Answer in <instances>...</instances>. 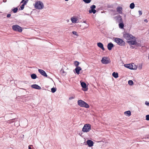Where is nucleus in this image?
Returning a JSON list of instances; mask_svg holds the SVG:
<instances>
[{"instance_id":"18","label":"nucleus","mask_w":149,"mask_h":149,"mask_svg":"<svg viewBox=\"0 0 149 149\" xmlns=\"http://www.w3.org/2000/svg\"><path fill=\"white\" fill-rule=\"evenodd\" d=\"M112 76L115 78H117L118 77V74L117 72H114L112 73Z\"/></svg>"},{"instance_id":"22","label":"nucleus","mask_w":149,"mask_h":149,"mask_svg":"<svg viewBox=\"0 0 149 149\" xmlns=\"http://www.w3.org/2000/svg\"><path fill=\"white\" fill-rule=\"evenodd\" d=\"M135 7V5L133 3H131L130 6V8L132 9H133Z\"/></svg>"},{"instance_id":"17","label":"nucleus","mask_w":149,"mask_h":149,"mask_svg":"<svg viewBox=\"0 0 149 149\" xmlns=\"http://www.w3.org/2000/svg\"><path fill=\"white\" fill-rule=\"evenodd\" d=\"M116 10L119 13L121 14L122 13V8L120 7H118L117 8Z\"/></svg>"},{"instance_id":"43","label":"nucleus","mask_w":149,"mask_h":149,"mask_svg":"<svg viewBox=\"0 0 149 149\" xmlns=\"http://www.w3.org/2000/svg\"><path fill=\"white\" fill-rule=\"evenodd\" d=\"M131 47L132 48H133V47L132 46H131Z\"/></svg>"},{"instance_id":"3","label":"nucleus","mask_w":149,"mask_h":149,"mask_svg":"<svg viewBox=\"0 0 149 149\" xmlns=\"http://www.w3.org/2000/svg\"><path fill=\"white\" fill-rule=\"evenodd\" d=\"M78 104L81 107H84L86 108H89V105L84 101L81 100H79L77 101Z\"/></svg>"},{"instance_id":"25","label":"nucleus","mask_w":149,"mask_h":149,"mask_svg":"<svg viewBox=\"0 0 149 149\" xmlns=\"http://www.w3.org/2000/svg\"><path fill=\"white\" fill-rule=\"evenodd\" d=\"M74 64L76 67H78L79 64V63L77 61H75L74 62Z\"/></svg>"},{"instance_id":"6","label":"nucleus","mask_w":149,"mask_h":149,"mask_svg":"<svg viewBox=\"0 0 149 149\" xmlns=\"http://www.w3.org/2000/svg\"><path fill=\"white\" fill-rule=\"evenodd\" d=\"M114 41L119 45L123 46L125 44V42L120 38H116L114 39Z\"/></svg>"},{"instance_id":"2","label":"nucleus","mask_w":149,"mask_h":149,"mask_svg":"<svg viewBox=\"0 0 149 149\" xmlns=\"http://www.w3.org/2000/svg\"><path fill=\"white\" fill-rule=\"evenodd\" d=\"M35 8L38 9H41L44 8V4L41 1H37L34 4Z\"/></svg>"},{"instance_id":"45","label":"nucleus","mask_w":149,"mask_h":149,"mask_svg":"<svg viewBox=\"0 0 149 149\" xmlns=\"http://www.w3.org/2000/svg\"><path fill=\"white\" fill-rule=\"evenodd\" d=\"M62 72L64 73V71H63Z\"/></svg>"},{"instance_id":"35","label":"nucleus","mask_w":149,"mask_h":149,"mask_svg":"<svg viewBox=\"0 0 149 149\" xmlns=\"http://www.w3.org/2000/svg\"><path fill=\"white\" fill-rule=\"evenodd\" d=\"M28 0H26L24 1V3L23 4L24 5H25L26 3H27Z\"/></svg>"},{"instance_id":"19","label":"nucleus","mask_w":149,"mask_h":149,"mask_svg":"<svg viewBox=\"0 0 149 149\" xmlns=\"http://www.w3.org/2000/svg\"><path fill=\"white\" fill-rule=\"evenodd\" d=\"M81 87L84 88H85L86 87V84L84 82H81Z\"/></svg>"},{"instance_id":"39","label":"nucleus","mask_w":149,"mask_h":149,"mask_svg":"<svg viewBox=\"0 0 149 149\" xmlns=\"http://www.w3.org/2000/svg\"><path fill=\"white\" fill-rule=\"evenodd\" d=\"M144 21L145 22H148V20H147L146 19H145L144 20Z\"/></svg>"},{"instance_id":"36","label":"nucleus","mask_w":149,"mask_h":149,"mask_svg":"<svg viewBox=\"0 0 149 149\" xmlns=\"http://www.w3.org/2000/svg\"><path fill=\"white\" fill-rule=\"evenodd\" d=\"M139 15H141L142 14V12L141 10L139 11Z\"/></svg>"},{"instance_id":"33","label":"nucleus","mask_w":149,"mask_h":149,"mask_svg":"<svg viewBox=\"0 0 149 149\" xmlns=\"http://www.w3.org/2000/svg\"><path fill=\"white\" fill-rule=\"evenodd\" d=\"M75 98V97L71 96L69 98V100H71L72 99H74Z\"/></svg>"},{"instance_id":"11","label":"nucleus","mask_w":149,"mask_h":149,"mask_svg":"<svg viewBox=\"0 0 149 149\" xmlns=\"http://www.w3.org/2000/svg\"><path fill=\"white\" fill-rule=\"evenodd\" d=\"M89 147H91L93 145V142L90 140H88L86 141Z\"/></svg>"},{"instance_id":"13","label":"nucleus","mask_w":149,"mask_h":149,"mask_svg":"<svg viewBox=\"0 0 149 149\" xmlns=\"http://www.w3.org/2000/svg\"><path fill=\"white\" fill-rule=\"evenodd\" d=\"M71 20L72 23H76L77 22V18L75 17H73L71 18Z\"/></svg>"},{"instance_id":"30","label":"nucleus","mask_w":149,"mask_h":149,"mask_svg":"<svg viewBox=\"0 0 149 149\" xmlns=\"http://www.w3.org/2000/svg\"><path fill=\"white\" fill-rule=\"evenodd\" d=\"M146 120H149V115H147L146 116Z\"/></svg>"},{"instance_id":"12","label":"nucleus","mask_w":149,"mask_h":149,"mask_svg":"<svg viewBox=\"0 0 149 149\" xmlns=\"http://www.w3.org/2000/svg\"><path fill=\"white\" fill-rule=\"evenodd\" d=\"M31 87L36 89L40 90L41 89V87L37 84H34L31 86Z\"/></svg>"},{"instance_id":"7","label":"nucleus","mask_w":149,"mask_h":149,"mask_svg":"<svg viewBox=\"0 0 149 149\" xmlns=\"http://www.w3.org/2000/svg\"><path fill=\"white\" fill-rule=\"evenodd\" d=\"M13 29L15 31L21 32L22 31V28L17 25H13L12 27Z\"/></svg>"},{"instance_id":"24","label":"nucleus","mask_w":149,"mask_h":149,"mask_svg":"<svg viewBox=\"0 0 149 149\" xmlns=\"http://www.w3.org/2000/svg\"><path fill=\"white\" fill-rule=\"evenodd\" d=\"M51 91L52 93H55L56 90V88L53 87L51 89Z\"/></svg>"},{"instance_id":"23","label":"nucleus","mask_w":149,"mask_h":149,"mask_svg":"<svg viewBox=\"0 0 149 149\" xmlns=\"http://www.w3.org/2000/svg\"><path fill=\"white\" fill-rule=\"evenodd\" d=\"M119 27L121 29H123L124 26V25L122 23H119Z\"/></svg>"},{"instance_id":"44","label":"nucleus","mask_w":149,"mask_h":149,"mask_svg":"<svg viewBox=\"0 0 149 149\" xmlns=\"http://www.w3.org/2000/svg\"><path fill=\"white\" fill-rule=\"evenodd\" d=\"M65 0V1H68L69 0Z\"/></svg>"},{"instance_id":"38","label":"nucleus","mask_w":149,"mask_h":149,"mask_svg":"<svg viewBox=\"0 0 149 149\" xmlns=\"http://www.w3.org/2000/svg\"><path fill=\"white\" fill-rule=\"evenodd\" d=\"M139 69H141L142 68V65H140L139 66Z\"/></svg>"},{"instance_id":"8","label":"nucleus","mask_w":149,"mask_h":149,"mask_svg":"<svg viewBox=\"0 0 149 149\" xmlns=\"http://www.w3.org/2000/svg\"><path fill=\"white\" fill-rule=\"evenodd\" d=\"M96 8V6L94 5H93L91 6L90 8L91 9H90L89 10V13H93V14H95L96 12V10H95V9Z\"/></svg>"},{"instance_id":"42","label":"nucleus","mask_w":149,"mask_h":149,"mask_svg":"<svg viewBox=\"0 0 149 149\" xmlns=\"http://www.w3.org/2000/svg\"><path fill=\"white\" fill-rule=\"evenodd\" d=\"M83 22L84 23H85L86 24V22L85 21H84Z\"/></svg>"},{"instance_id":"21","label":"nucleus","mask_w":149,"mask_h":149,"mask_svg":"<svg viewBox=\"0 0 149 149\" xmlns=\"http://www.w3.org/2000/svg\"><path fill=\"white\" fill-rule=\"evenodd\" d=\"M125 114H127L128 116H130L131 115V112L130 111H126L124 113Z\"/></svg>"},{"instance_id":"32","label":"nucleus","mask_w":149,"mask_h":149,"mask_svg":"<svg viewBox=\"0 0 149 149\" xmlns=\"http://www.w3.org/2000/svg\"><path fill=\"white\" fill-rule=\"evenodd\" d=\"M72 33L73 34L77 36H78V35L77 34V32L76 31H73L72 32Z\"/></svg>"},{"instance_id":"31","label":"nucleus","mask_w":149,"mask_h":149,"mask_svg":"<svg viewBox=\"0 0 149 149\" xmlns=\"http://www.w3.org/2000/svg\"><path fill=\"white\" fill-rule=\"evenodd\" d=\"M24 6H25L23 4L21 6L20 8H21V10H22L24 9Z\"/></svg>"},{"instance_id":"15","label":"nucleus","mask_w":149,"mask_h":149,"mask_svg":"<svg viewBox=\"0 0 149 149\" xmlns=\"http://www.w3.org/2000/svg\"><path fill=\"white\" fill-rule=\"evenodd\" d=\"M113 47V45L111 43H109L107 45V48L109 50H111Z\"/></svg>"},{"instance_id":"20","label":"nucleus","mask_w":149,"mask_h":149,"mask_svg":"<svg viewBox=\"0 0 149 149\" xmlns=\"http://www.w3.org/2000/svg\"><path fill=\"white\" fill-rule=\"evenodd\" d=\"M31 77L33 79H35L37 78V75L35 74H31Z\"/></svg>"},{"instance_id":"16","label":"nucleus","mask_w":149,"mask_h":149,"mask_svg":"<svg viewBox=\"0 0 149 149\" xmlns=\"http://www.w3.org/2000/svg\"><path fill=\"white\" fill-rule=\"evenodd\" d=\"M97 46L100 48H101L102 50H104V48L103 47V44L101 42H98L97 43Z\"/></svg>"},{"instance_id":"14","label":"nucleus","mask_w":149,"mask_h":149,"mask_svg":"<svg viewBox=\"0 0 149 149\" xmlns=\"http://www.w3.org/2000/svg\"><path fill=\"white\" fill-rule=\"evenodd\" d=\"M75 70L77 74H78L79 73L80 71L81 70V68L80 67H78L75 68Z\"/></svg>"},{"instance_id":"9","label":"nucleus","mask_w":149,"mask_h":149,"mask_svg":"<svg viewBox=\"0 0 149 149\" xmlns=\"http://www.w3.org/2000/svg\"><path fill=\"white\" fill-rule=\"evenodd\" d=\"M38 71L39 72L41 75H42L43 76L45 77H47V74L43 70H41V69H39L38 70Z\"/></svg>"},{"instance_id":"10","label":"nucleus","mask_w":149,"mask_h":149,"mask_svg":"<svg viewBox=\"0 0 149 149\" xmlns=\"http://www.w3.org/2000/svg\"><path fill=\"white\" fill-rule=\"evenodd\" d=\"M124 66L125 67L131 70L135 69L133 68V65L131 64H125Z\"/></svg>"},{"instance_id":"27","label":"nucleus","mask_w":149,"mask_h":149,"mask_svg":"<svg viewBox=\"0 0 149 149\" xmlns=\"http://www.w3.org/2000/svg\"><path fill=\"white\" fill-rule=\"evenodd\" d=\"M83 1H84L85 3H90L91 1V0H83Z\"/></svg>"},{"instance_id":"41","label":"nucleus","mask_w":149,"mask_h":149,"mask_svg":"<svg viewBox=\"0 0 149 149\" xmlns=\"http://www.w3.org/2000/svg\"><path fill=\"white\" fill-rule=\"evenodd\" d=\"M24 1V0H22V1L21 2V3H23V2Z\"/></svg>"},{"instance_id":"1","label":"nucleus","mask_w":149,"mask_h":149,"mask_svg":"<svg viewBox=\"0 0 149 149\" xmlns=\"http://www.w3.org/2000/svg\"><path fill=\"white\" fill-rule=\"evenodd\" d=\"M124 37L127 40V42L130 45H136V38L132 35L128 33H125L123 34Z\"/></svg>"},{"instance_id":"26","label":"nucleus","mask_w":149,"mask_h":149,"mask_svg":"<svg viewBox=\"0 0 149 149\" xmlns=\"http://www.w3.org/2000/svg\"><path fill=\"white\" fill-rule=\"evenodd\" d=\"M128 83L129 85H132L133 84V82L132 80H130L128 81Z\"/></svg>"},{"instance_id":"4","label":"nucleus","mask_w":149,"mask_h":149,"mask_svg":"<svg viewBox=\"0 0 149 149\" xmlns=\"http://www.w3.org/2000/svg\"><path fill=\"white\" fill-rule=\"evenodd\" d=\"M91 125L90 124H85L83 127L82 131L84 132H89L91 130Z\"/></svg>"},{"instance_id":"46","label":"nucleus","mask_w":149,"mask_h":149,"mask_svg":"<svg viewBox=\"0 0 149 149\" xmlns=\"http://www.w3.org/2000/svg\"><path fill=\"white\" fill-rule=\"evenodd\" d=\"M148 59H149V56H148Z\"/></svg>"},{"instance_id":"28","label":"nucleus","mask_w":149,"mask_h":149,"mask_svg":"<svg viewBox=\"0 0 149 149\" xmlns=\"http://www.w3.org/2000/svg\"><path fill=\"white\" fill-rule=\"evenodd\" d=\"M18 10V8H14V9L12 10L13 11V13H17V11Z\"/></svg>"},{"instance_id":"40","label":"nucleus","mask_w":149,"mask_h":149,"mask_svg":"<svg viewBox=\"0 0 149 149\" xmlns=\"http://www.w3.org/2000/svg\"><path fill=\"white\" fill-rule=\"evenodd\" d=\"M31 146L30 145V146H29V147H29V149H32V148H31Z\"/></svg>"},{"instance_id":"5","label":"nucleus","mask_w":149,"mask_h":149,"mask_svg":"<svg viewBox=\"0 0 149 149\" xmlns=\"http://www.w3.org/2000/svg\"><path fill=\"white\" fill-rule=\"evenodd\" d=\"M101 62L103 64H106L110 63L111 61L110 58L107 56H104L101 60Z\"/></svg>"},{"instance_id":"34","label":"nucleus","mask_w":149,"mask_h":149,"mask_svg":"<svg viewBox=\"0 0 149 149\" xmlns=\"http://www.w3.org/2000/svg\"><path fill=\"white\" fill-rule=\"evenodd\" d=\"M145 104H146V105H147V106H148V105H149V102H148L147 101H146L145 102Z\"/></svg>"},{"instance_id":"37","label":"nucleus","mask_w":149,"mask_h":149,"mask_svg":"<svg viewBox=\"0 0 149 149\" xmlns=\"http://www.w3.org/2000/svg\"><path fill=\"white\" fill-rule=\"evenodd\" d=\"M11 15L10 14H8L7 15V17H10Z\"/></svg>"},{"instance_id":"29","label":"nucleus","mask_w":149,"mask_h":149,"mask_svg":"<svg viewBox=\"0 0 149 149\" xmlns=\"http://www.w3.org/2000/svg\"><path fill=\"white\" fill-rule=\"evenodd\" d=\"M89 26L88 24H86L85 25V27L83 28V29H87Z\"/></svg>"}]
</instances>
